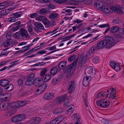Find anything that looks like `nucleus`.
I'll use <instances>...</instances> for the list:
<instances>
[{
	"label": "nucleus",
	"instance_id": "de8ad7c7",
	"mask_svg": "<svg viewBox=\"0 0 124 124\" xmlns=\"http://www.w3.org/2000/svg\"><path fill=\"white\" fill-rule=\"evenodd\" d=\"M83 100L84 101V102L85 104V105L86 107H88V105L87 102V100L86 97L84 96H83Z\"/></svg>",
	"mask_w": 124,
	"mask_h": 124
},
{
	"label": "nucleus",
	"instance_id": "09e8293b",
	"mask_svg": "<svg viewBox=\"0 0 124 124\" xmlns=\"http://www.w3.org/2000/svg\"><path fill=\"white\" fill-rule=\"evenodd\" d=\"M56 2L58 3L61 4L64 2L66 0H54Z\"/></svg>",
	"mask_w": 124,
	"mask_h": 124
},
{
	"label": "nucleus",
	"instance_id": "9d476101",
	"mask_svg": "<svg viewBox=\"0 0 124 124\" xmlns=\"http://www.w3.org/2000/svg\"><path fill=\"white\" fill-rule=\"evenodd\" d=\"M20 35L21 37L25 39L29 38V35L27 31L25 29H21L20 30Z\"/></svg>",
	"mask_w": 124,
	"mask_h": 124
},
{
	"label": "nucleus",
	"instance_id": "3c124183",
	"mask_svg": "<svg viewBox=\"0 0 124 124\" xmlns=\"http://www.w3.org/2000/svg\"><path fill=\"white\" fill-rule=\"evenodd\" d=\"M46 51H45L44 50H42L41 51H39L36 54V55H37L38 54H44L46 52Z\"/></svg>",
	"mask_w": 124,
	"mask_h": 124
},
{
	"label": "nucleus",
	"instance_id": "774afa93",
	"mask_svg": "<svg viewBox=\"0 0 124 124\" xmlns=\"http://www.w3.org/2000/svg\"><path fill=\"white\" fill-rule=\"evenodd\" d=\"M119 32L121 34H124V28H122L119 29Z\"/></svg>",
	"mask_w": 124,
	"mask_h": 124
},
{
	"label": "nucleus",
	"instance_id": "680f3d73",
	"mask_svg": "<svg viewBox=\"0 0 124 124\" xmlns=\"http://www.w3.org/2000/svg\"><path fill=\"white\" fill-rule=\"evenodd\" d=\"M38 14L36 13H33L30 15V17L31 18H34L37 16Z\"/></svg>",
	"mask_w": 124,
	"mask_h": 124
},
{
	"label": "nucleus",
	"instance_id": "69168bd1",
	"mask_svg": "<svg viewBox=\"0 0 124 124\" xmlns=\"http://www.w3.org/2000/svg\"><path fill=\"white\" fill-rule=\"evenodd\" d=\"M71 3L74 5H78V2L77 1H75V0H72L71 1Z\"/></svg>",
	"mask_w": 124,
	"mask_h": 124
},
{
	"label": "nucleus",
	"instance_id": "a19ab883",
	"mask_svg": "<svg viewBox=\"0 0 124 124\" xmlns=\"http://www.w3.org/2000/svg\"><path fill=\"white\" fill-rule=\"evenodd\" d=\"M75 54H73L71 55L68 58V60L69 62H71L75 59Z\"/></svg>",
	"mask_w": 124,
	"mask_h": 124
},
{
	"label": "nucleus",
	"instance_id": "6e6d98bb",
	"mask_svg": "<svg viewBox=\"0 0 124 124\" xmlns=\"http://www.w3.org/2000/svg\"><path fill=\"white\" fill-rule=\"evenodd\" d=\"M58 79L57 78H53L52 81V82L53 84H55L58 81Z\"/></svg>",
	"mask_w": 124,
	"mask_h": 124
},
{
	"label": "nucleus",
	"instance_id": "1a4fd4ad",
	"mask_svg": "<svg viewBox=\"0 0 124 124\" xmlns=\"http://www.w3.org/2000/svg\"><path fill=\"white\" fill-rule=\"evenodd\" d=\"M109 63L110 66L116 71H118L121 69L119 63H115L112 61H110Z\"/></svg>",
	"mask_w": 124,
	"mask_h": 124
},
{
	"label": "nucleus",
	"instance_id": "5701e85b",
	"mask_svg": "<svg viewBox=\"0 0 124 124\" xmlns=\"http://www.w3.org/2000/svg\"><path fill=\"white\" fill-rule=\"evenodd\" d=\"M67 96L66 94L63 95H62L61 96L58 97L57 98V100L59 103H61L65 99Z\"/></svg>",
	"mask_w": 124,
	"mask_h": 124
},
{
	"label": "nucleus",
	"instance_id": "338daca9",
	"mask_svg": "<svg viewBox=\"0 0 124 124\" xmlns=\"http://www.w3.org/2000/svg\"><path fill=\"white\" fill-rule=\"evenodd\" d=\"M48 8L49 9H53L54 8V5L51 4L48 6Z\"/></svg>",
	"mask_w": 124,
	"mask_h": 124
},
{
	"label": "nucleus",
	"instance_id": "5fc2aeb1",
	"mask_svg": "<svg viewBox=\"0 0 124 124\" xmlns=\"http://www.w3.org/2000/svg\"><path fill=\"white\" fill-rule=\"evenodd\" d=\"M115 36L116 38L118 39H121L122 38V35L119 33L116 34Z\"/></svg>",
	"mask_w": 124,
	"mask_h": 124
},
{
	"label": "nucleus",
	"instance_id": "f3484780",
	"mask_svg": "<svg viewBox=\"0 0 124 124\" xmlns=\"http://www.w3.org/2000/svg\"><path fill=\"white\" fill-rule=\"evenodd\" d=\"M8 105V104H6L4 102H2L0 104V108L3 110H4L7 109Z\"/></svg>",
	"mask_w": 124,
	"mask_h": 124
},
{
	"label": "nucleus",
	"instance_id": "473e14b6",
	"mask_svg": "<svg viewBox=\"0 0 124 124\" xmlns=\"http://www.w3.org/2000/svg\"><path fill=\"white\" fill-rule=\"evenodd\" d=\"M93 77V75H90L89 76L86 75V76L84 77L83 79L89 82Z\"/></svg>",
	"mask_w": 124,
	"mask_h": 124
},
{
	"label": "nucleus",
	"instance_id": "a18cd8bd",
	"mask_svg": "<svg viewBox=\"0 0 124 124\" xmlns=\"http://www.w3.org/2000/svg\"><path fill=\"white\" fill-rule=\"evenodd\" d=\"M99 58L97 57H95L94 58L92 59L93 62L95 63H97L99 61Z\"/></svg>",
	"mask_w": 124,
	"mask_h": 124
},
{
	"label": "nucleus",
	"instance_id": "7ed1b4c3",
	"mask_svg": "<svg viewBox=\"0 0 124 124\" xmlns=\"http://www.w3.org/2000/svg\"><path fill=\"white\" fill-rule=\"evenodd\" d=\"M105 100V99H102L100 100H97L96 102V105L98 107L103 108H107L110 103L108 101L107 102Z\"/></svg>",
	"mask_w": 124,
	"mask_h": 124
},
{
	"label": "nucleus",
	"instance_id": "c85d7f7f",
	"mask_svg": "<svg viewBox=\"0 0 124 124\" xmlns=\"http://www.w3.org/2000/svg\"><path fill=\"white\" fill-rule=\"evenodd\" d=\"M115 94V91L111 92L109 94V97H108L109 99H114L116 97Z\"/></svg>",
	"mask_w": 124,
	"mask_h": 124
},
{
	"label": "nucleus",
	"instance_id": "4be33fe9",
	"mask_svg": "<svg viewBox=\"0 0 124 124\" xmlns=\"http://www.w3.org/2000/svg\"><path fill=\"white\" fill-rule=\"evenodd\" d=\"M13 40L12 39H7L4 42L3 46L5 47H7L11 44Z\"/></svg>",
	"mask_w": 124,
	"mask_h": 124
},
{
	"label": "nucleus",
	"instance_id": "ddd939ff",
	"mask_svg": "<svg viewBox=\"0 0 124 124\" xmlns=\"http://www.w3.org/2000/svg\"><path fill=\"white\" fill-rule=\"evenodd\" d=\"M43 82L42 79L38 78L34 82V84L35 85L38 87H39L42 84Z\"/></svg>",
	"mask_w": 124,
	"mask_h": 124
},
{
	"label": "nucleus",
	"instance_id": "2f4dec72",
	"mask_svg": "<svg viewBox=\"0 0 124 124\" xmlns=\"http://www.w3.org/2000/svg\"><path fill=\"white\" fill-rule=\"evenodd\" d=\"M18 102L19 103L18 104L19 107L25 105L27 103V101L25 100L19 101Z\"/></svg>",
	"mask_w": 124,
	"mask_h": 124
},
{
	"label": "nucleus",
	"instance_id": "412c9836",
	"mask_svg": "<svg viewBox=\"0 0 124 124\" xmlns=\"http://www.w3.org/2000/svg\"><path fill=\"white\" fill-rule=\"evenodd\" d=\"M119 30V28L117 26H114L112 27L109 30L111 33H114L117 32Z\"/></svg>",
	"mask_w": 124,
	"mask_h": 124
},
{
	"label": "nucleus",
	"instance_id": "cd10ccee",
	"mask_svg": "<svg viewBox=\"0 0 124 124\" xmlns=\"http://www.w3.org/2000/svg\"><path fill=\"white\" fill-rule=\"evenodd\" d=\"M47 71V69L45 68L41 70L40 72V78H42L45 75Z\"/></svg>",
	"mask_w": 124,
	"mask_h": 124
},
{
	"label": "nucleus",
	"instance_id": "052dcab7",
	"mask_svg": "<svg viewBox=\"0 0 124 124\" xmlns=\"http://www.w3.org/2000/svg\"><path fill=\"white\" fill-rule=\"evenodd\" d=\"M45 19V17L43 16H40L39 17L38 20L39 21H42L44 20Z\"/></svg>",
	"mask_w": 124,
	"mask_h": 124
},
{
	"label": "nucleus",
	"instance_id": "f257e3e1",
	"mask_svg": "<svg viewBox=\"0 0 124 124\" xmlns=\"http://www.w3.org/2000/svg\"><path fill=\"white\" fill-rule=\"evenodd\" d=\"M114 41L115 40L112 37L108 36L98 43L96 47L93 46L91 47L90 49L93 52L96 48L97 49L99 50L103 48L106 46V48L109 49L115 45Z\"/></svg>",
	"mask_w": 124,
	"mask_h": 124
},
{
	"label": "nucleus",
	"instance_id": "8fccbe9b",
	"mask_svg": "<svg viewBox=\"0 0 124 124\" xmlns=\"http://www.w3.org/2000/svg\"><path fill=\"white\" fill-rule=\"evenodd\" d=\"M117 8L113 6H111L110 7V9H111L112 11L116 12L117 9Z\"/></svg>",
	"mask_w": 124,
	"mask_h": 124
},
{
	"label": "nucleus",
	"instance_id": "f03ea898",
	"mask_svg": "<svg viewBox=\"0 0 124 124\" xmlns=\"http://www.w3.org/2000/svg\"><path fill=\"white\" fill-rule=\"evenodd\" d=\"M9 83V81L7 79H3L0 80V85L4 87L5 90L6 91H10L14 88L13 85Z\"/></svg>",
	"mask_w": 124,
	"mask_h": 124
},
{
	"label": "nucleus",
	"instance_id": "13d9d810",
	"mask_svg": "<svg viewBox=\"0 0 124 124\" xmlns=\"http://www.w3.org/2000/svg\"><path fill=\"white\" fill-rule=\"evenodd\" d=\"M40 12L42 14L46 13L47 12V9L45 8L42 9L40 10Z\"/></svg>",
	"mask_w": 124,
	"mask_h": 124
},
{
	"label": "nucleus",
	"instance_id": "7c9ffc66",
	"mask_svg": "<svg viewBox=\"0 0 124 124\" xmlns=\"http://www.w3.org/2000/svg\"><path fill=\"white\" fill-rule=\"evenodd\" d=\"M17 20L16 18L14 16L8 18V21L10 22H14Z\"/></svg>",
	"mask_w": 124,
	"mask_h": 124
},
{
	"label": "nucleus",
	"instance_id": "20e7f679",
	"mask_svg": "<svg viewBox=\"0 0 124 124\" xmlns=\"http://www.w3.org/2000/svg\"><path fill=\"white\" fill-rule=\"evenodd\" d=\"M26 117L24 114H20L17 115L13 117L11 119V122H16L24 119Z\"/></svg>",
	"mask_w": 124,
	"mask_h": 124
},
{
	"label": "nucleus",
	"instance_id": "0eeeda50",
	"mask_svg": "<svg viewBox=\"0 0 124 124\" xmlns=\"http://www.w3.org/2000/svg\"><path fill=\"white\" fill-rule=\"evenodd\" d=\"M41 121V119L39 117H33L28 122V123L30 124H39Z\"/></svg>",
	"mask_w": 124,
	"mask_h": 124
},
{
	"label": "nucleus",
	"instance_id": "a211bd4d",
	"mask_svg": "<svg viewBox=\"0 0 124 124\" xmlns=\"http://www.w3.org/2000/svg\"><path fill=\"white\" fill-rule=\"evenodd\" d=\"M18 101L9 104L10 106L12 108H17L19 107Z\"/></svg>",
	"mask_w": 124,
	"mask_h": 124
},
{
	"label": "nucleus",
	"instance_id": "9b49d317",
	"mask_svg": "<svg viewBox=\"0 0 124 124\" xmlns=\"http://www.w3.org/2000/svg\"><path fill=\"white\" fill-rule=\"evenodd\" d=\"M93 67L89 66L85 70V73L86 75H93V73H95V70H93Z\"/></svg>",
	"mask_w": 124,
	"mask_h": 124
},
{
	"label": "nucleus",
	"instance_id": "bf43d9fd",
	"mask_svg": "<svg viewBox=\"0 0 124 124\" xmlns=\"http://www.w3.org/2000/svg\"><path fill=\"white\" fill-rule=\"evenodd\" d=\"M91 29V28L89 27L85 28L83 29L82 31V32H84L86 31H89Z\"/></svg>",
	"mask_w": 124,
	"mask_h": 124
},
{
	"label": "nucleus",
	"instance_id": "0e129e2a",
	"mask_svg": "<svg viewBox=\"0 0 124 124\" xmlns=\"http://www.w3.org/2000/svg\"><path fill=\"white\" fill-rule=\"evenodd\" d=\"M72 12V10L71 9H67L65 10L64 11H63L62 12V13H63L64 14L65 13V12H66L67 13H70Z\"/></svg>",
	"mask_w": 124,
	"mask_h": 124
},
{
	"label": "nucleus",
	"instance_id": "ea45409f",
	"mask_svg": "<svg viewBox=\"0 0 124 124\" xmlns=\"http://www.w3.org/2000/svg\"><path fill=\"white\" fill-rule=\"evenodd\" d=\"M17 84L19 86H20L23 85V80L21 79H18L17 80Z\"/></svg>",
	"mask_w": 124,
	"mask_h": 124
},
{
	"label": "nucleus",
	"instance_id": "aec40b11",
	"mask_svg": "<svg viewBox=\"0 0 124 124\" xmlns=\"http://www.w3.org/2000/svg\"><path fill=\"white\" fill-rule=\"evenodd\" d=\"M47 86V85L46 83L44 82L42 83V84L39 87L40 89V93L42 92L46 88Z\"/></svg>",
	"mask_w": 124,
	"mask_h": 124
},
{
	"label": "nucleus",
	"instance_id": "6ab92c4d",
	"mask_svg": "<svg viewBox=\"0 0 124 124\" xmlns=\"http://www.w3.org/2000/svg\"><path fill=\"white\" fill-rule=\"evenodd\" d=\"M58 71V69L57 67H54L51 69L50 72L51 74L53 75H55Z\"/></svg>",
	"mask_w": 124,
	"mask_h": 124
},
{
	"label": "nucleus",
	"instance_id": "4d7b16f0",
	"mask_svg": "<svg viewBox=\"0 0 124 124\" xmlns=\"http://www.w3.org/2000/svg\"><path fill=\"white\" fill-rule=\"evenodd\" d=\"M33 52L31 51L30 50L25 53L24 54V56H26L27 55H28L30 54H32Z\"/></svg>",
	"mask_w": 124,
	"mask_h": 124
},
{
	"label": "nucleus",
	"instance_id": "864d4df0",
	"mask_svg": "<svg viewBox=\"0 0 124 124\" xmlns=\"http://www.w3.org/2000/svg\"><path fill=\"white\" fill-rule=\"evenodd\" d=\"M89 83V82L83 79V84L84 86L85 87Z\"/></svg>",
	"mask_w": 124,
	"mask_h": 124
},
{
	"label": "nucleus",
	"instance_id": "72a5a7b5",
	"mask_svg": "<svg viewBox=\"0 0 124 124\" xmlns=\"http://www.w3.org/2000/svg\"><path fill=\"white\" fill-rule=\"evenodd\" d=\"M11 94L10 93H6L1 94V96H6L5 97H4L3 98H5V99L7 100L8 99V97H10L11 96Z\"/></svg>",
	"mask_w": 124,
	"mask_h": 124
},
{
	"label": "nucleus",
	"instance_id": "6e6552de",
	"mask_svg": "<svg viewBox=\"0 0 124 124\" xmlns=\"http://www.w3.org/2000/svg\"><path fill=\"white\" fill-rule=\"evenodd\" d=\"M109 63L110 66L116 71H118L121 69L119 63H115L112 61H110Z\"/></svg>",
	"mask_w": 124,
	"mask_h": 124
},
{
	"label": "nucleus",
	"instance_id": "e2e57ef3",
	"mask_svg": "<svg viewBox=\"0 0 124 124\" xmlns=\"http://www.w3.org/2000/svg\"><path fill=\"white\" fill-rule=\"evenodd\" d=\"M6 7V6L5 3H1L0 5V8L2 9Z\"/></svg>",
	"mask_w": 124,
	"mask_h": 124
},
{
	"label": "nucleus",
	"instance_id": "37998d69",
	"mask_svg": "<svg viewBox=\"0 0 124 124\" xmlns=\"http://www.w3.org/2000/svg\"><path fill=\"white\" fill-rule=\"evenodd\" d=\"M14 37L15 38L18 39L20 38V36L18 32H17L14 34Z\"/></svg>",
	"mask_w": 124,
	"mask_h": 124
},
{
	"label": "nucleus",
	"instance_id": "c03bdc74",
	"mask_svg": "<svg viewBox=\"0 0 124 124\" xmlns=\"http://www.w3.org/2000/svg\"><path fill=\"white\" fill-rule=\"evenodd\" d=\"M73 72L72 70H69L66 75V76L67 77H69L72 74Z\"/></svg>",
	"mask_w": 124,
	"mask_h": 124
},
{
	"label": "nucleus",
	"instance_id": "603ef678",
	"mask_svg": "<svg viewBox=\"0 0 124 124\" xmlns=\"http://www.w3.org/2000/svg\"><path fill=\"white\" fill-rule=\"evenodd\" d=\"M56 48V47L55 46H53L48 47L45 49V50L48 49L50 50H51L55 49Z\"/></svg>",
	"mask_w": 124,
	"mask_h": 124
},
{
	"label": "nucleus",
	"instance_id": "49530a36",
	"mask_svg": "<svg viewBox=\"0 0 124 124\" xmlns=\"http://www.w3.org/2000/svg\"><path fill=\"white\" fill-rule=\"evenodd\" d=\"M47 124H58V122H57L55 119L53 120L49 123H46Z\"/></svg>",
	"mask_w": 124,
	"mask_h": 124
},
{
	"label": "nucleus",
	"instance_id": "f704fd0d",
	"mask_svg": "<svg viewBox=\"0 0 124 124\" xmlns=\"http://www.w3.org/2000/svg\"><path fill=\"white\" fill-rule=\"evenodd\" d=\"M35 75L33 73H31L28 76V79L33 82H34V80Z\"/></svg>",
	"mask_w": 124,
	"mask_h": 124
},
{
	"label": "nucleus",
	"instance_id": "f8f14e48",
	"mask_svg": "<svg viewBox=\"0 0 124 124\" xmlns=\"http://www.w3.org/2000/svg\"><path fill=\"white\" fill-rule=\"evenodd\" d=\"M54 95L53 93H47L45 94L44 98L45 99L48 100L54 98Z\"/></svg>",
	"mask_w": 124,
	"mask_h": 124
},
{
	"label": "nucleus",
	"instance_id": "dca6fc26",
	"mask_svg": "<svg viewBox=\"0 0 124 124\" xmlns=\"http://www.w3.org/2000/svg\"><path fill=\"white\" fill-rule=\"evenodd\" d=\"M51 78V75L49 74H46L41 79L43 82H45L49 81Z\"/></svg>",
	"mask_w": 124,
	"mask_h": 124
},
{
	"label": "nucleus",
	"instance_id": "2eb2a0df",
	"mask_svg": "<svg viewBox=\"0 0 124 124\" xmlns=\"http://www.w3.org/2000/svg\"><path fill=\"white\" fill-rule=\"evenodd\" d=\"M34 25L36 27L40 29L43 30L44 29L43 25L40 22H35L34 23Z\"/></svg>",
	"mask_w": 124,
	"mask_h": 124
},
{
	"label": "nucleus",
	"instance_id": "c756f323",
	"mask_svg": "<svg viewBox=\"0 0 124 124\" xmlns=\"http://www.w3.org/2000/svg\"><path fill=\"white\" fill-rule=\"evenodd\" d=\"M62 110L61 108H58L54 110L53 112V113L54 115L59 114L62 113Z\"/></svg>",
	"mask_w": 124,
	"mask_h": 124
},
{
	"label": "nucleus",
	"instance_id": "79ce46f5",
	"mask_svg": "<svg viewBox=\"0 0 124 124\" xmlns=\"http://www.w3.org/2000/svg\"><path fill=\"white\" fill-rule=\"evenodd\" d=\"M121 22V20L118 18L114 19L113 21V22L116 24L120 23Z\"/></svg>",
	"mask_w": 124,
	"mask_h": 124
},
{
	"label": "nucleus",
	"instance_id": "393cba45",
	"mask_svg": "<svg viewBox=\"0 0 124 124\" xmlns=\"http://www.w3.org/2000/svg\"><path fill=\"white\" fill-rule=\"evenodd\" d=\"M65 118V117L63 116L60 115L58 116V117L55 119L56 121L58 122V124L62 121Z\"/></svg>",
	"mask_w": 124,
	"mask_h": 124
},
{
	"label": "nucleus",
	"instance_id": "58836bf2",
	"mask_svg": "<svg viewBox=\"0 0 124 124\" xmlns=\"http://www.w3.org/2000/svg\"><path fill=\"white\" fill-rule=\"evenodd\" d=\"M106 95L104 94V92H101L98 93L97 96V98H98L102 97H104Z\"/></svg>",
	"mask_w": 124,
	"mask_h": 124
},
{
	"label": "nucleus",
	"instance_id": "e433bc0d",
	"mask_svg": "<svg viewBox=\"0 0 124 124\" xmlns=\"http://www.w3.org/2000/svg\"><path fill=\"white\" fill-rule=\"evenodd\" d=\"M21 27L20 25H18L16 27L12 28L10 30V31H12V32H14L18 30Z\"/></svg>",
	"mask_w": 124,
	"mask_h": 124
},
{
	"label": "nucleus",
	"instance_id": "4c0bfd02",
	"mask_svg": "<svg viewBox=\"0 0 124 124\" xmlns=\"http://www.w3.org/2000/svg\"><path fill=\"white\" fill-rule=\"evenodd\" d=\"M34 83V82L31 81L28 79L27 80H26L25 82V84L26 85L30 86Z\"/></svg>",
	"mask_w": 124,
	"mask_h": 124
},
{
	"label": "nucleus",
	"instance_id": "b1692460",
	"mask_svg": "<svg viewBox=\"0 0 124 124\" xmlns=\"http://www.w3.org/2000/svg\"><path fill=\"white\" fill-rule=\"evenodd\" d=\"M98 26L100 27L101 28L107 27L108 26V28L106 29V30L104 32L105 33L107 32L108 31V30H110L109 28L110 26L108 23H107L106 24H103L102 25H101L99 26Z\"/></svg>",
	"mask_w": 124,
	"mask_h": 124
},
{
	"label": "nucleus",
	"instance_id": "4468645a",
	"mask_svg": "<svg viewBox=\"0 0 124 124\" xmlns=\"http://www.w3.org/2000/svg\"><path fill=\"white\" fill-rule=\"evenodd\" d=\"M66 62L65 61H61L59 62L58 65V68L60 70L64 69L66 66Z\"/></svg>",
	"mask_w": 124,
	"mask_h": 124
},
{
	"label": "nucleus",
	"instance_id": "39448f33",
	"mask_svg": "<svg viewBox=\"0 0 124 124\" xmlns=\"http://www.w3.org/2000/svg\"><path fill=\"white\" fill-rule=\"evenodd\" d=\"M94 4L98 8H100L104 13L106 14L110 13V12L109 11H106L105 10V7L103 6V3L100 1H96L94 3Z\"/></svg>",
	"mask_w": 124,
	"mask_h": 124
},
{
	"label": "nucleus",
	"instance_id": "bb28decb",
	"mask_svg": "<svg viewBox=\"0 0 124 124\" xmlns=\"http://www.w3.org/2000/svg\"><path fill=\"white\" fill-rule=\"evenodd\" d=\"M58 14L57 13H51L49 16V18L54 19H56L58 17Z\"/></svg>",
	"mask_w": 124,
	"mask_h": 124
},
{
	"label": "nucleus",
	"instance_id": "c9c22d12",
	"mask_svg": "<svg viewBox=\"0 0 124 124\" xmlns=\"http://www.w3.org/2000/svg\"><path fill=\"white\" fill-rule=\"evenodd\" d=\"M22 14L23 13L22 12H18L14 13V16L17 19V18L20 17Z\"/></svg>",
	"mask_w": 124,
	"mask_h": 124
},
{
	"label": "nucleus",
	"instance_id": "423d86ee",
	"mask_svg": "<svg viewBox=\"0 0 124 124\" xmlns=\"http://www.w3.org/2000/svg\"><path fill=\"white\" fill-rule=\"evenodd\" d=\"M76 85V83L74 81L70 82L68 84V92L69 93H70L75 90Z\"/></svg>",
	"mask_w": 124,
	"mask_h": 124
},
{
	"label": "nucleus",
	"instance_id": "a878e982",
	"mask_svg": "<svg viewBox=\"0 0 124 124\" xmlns=\"http://www.w3.org/2000/svg\"><path fill=\"white\" fill-rule=\"evenodd\" d=\"M10 9H9L8 10L9 11ZM8 11V10L4 9L0 12V18H1L3 16L8 14V13H7Z\"/></svg>",
	"mask_w": 124,
	"mask_h": 124
}]
</instances>
